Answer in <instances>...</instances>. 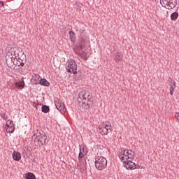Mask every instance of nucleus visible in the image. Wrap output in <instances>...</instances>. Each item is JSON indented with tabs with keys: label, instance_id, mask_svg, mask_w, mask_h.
Listing matches in <instances>:
<instances>
[{
	"label": "nucleus",
	"instance_id": "obj_23",
	"mask_svg": "<svg viewBox=\"0 0 179 179\" xmlns=\"http://www.w3.org/2000/svg\"><path fill=\"white\" fill-rule=\"evenodd\" d=\"M41 76L38 74H34V76H33L32 80H34V83L35 82H40Z\"/></svg>",
	"mask_w": 179,
	"mask_h": 179
},
{
	"label": "nucleus",
	"instance_id": "obj_33",
	"mask_svg": "<svg viewBox=\"0 0 179 179\" xmlns=\"http://www.w3.org/2000/svg\"><path fill=\"white\" fill-rule=\"evenodd\" d=\"M3 6H5V3H3V2L2 1H0V8H2Z\"/></svg>",
	"mask_w": 179,
	"mask_h": 179
},
{
	"label": "nucleus",
	"instance_id": "obj_34",
	"mask_svg": "<svg viewBox=\"0 0 179 179\" xmlns=\"http://www.w3.org/2000/svg\"><path fill=\"white\" fill-rule=\"evenodd\" d=\"M174 93V90H170V94L171 96H173V94Z\"/></svg>",
	"mask_w": 179,
	"mask_h": 179
},
{
	"label": "nucleus",
	"instance_id": "obj_1",
	"mask_svg": "<svg viewBox=\"0 0 179 179\" xmlns=\"http://www.w3.org/2000/svg\"><path fill=\"white\" fill-rule=\"evenodd\" d=\"M78 103L84 108V110H89L92 106V93L87 90H83L79 92L78 97Z\"/></svg>",
	"mask_w": 179,
	"mask_h": 179
},
{
	"label": "nucleus",
	"instance_id": "obj_7",
	"mask_svg": "<svg viewBox=\"0 0 179 179\" xmlns=\"http://www.w3.org/2000/svg\"><path fill=\"white\" fill-rule=\"evenodd\" d=\"M124 164V167L127 169V170H135L136 169H138V166H136V164H135L134 162H132L131 159H124V161H122Z\"/></svg>",
	"mask_w": 179,
	"mask_h": 179
},
{
	"label": "nucleus",
	"instance_id": "obj_31",
	"mask_svg": "<svg viewBox=\"0 0 179 179\" xmlns=\"http://www.w3.org/2000/svg\"><path fill=\"white\" fill-rule=\"evenodd\" d=\"M13 50L14 48H11L10 50L8 52L7 54H8L10 57H13Z\"/></svg>",
	"mask_w": 179,
	"mask_h": 179
},
{
	"label": "nucleus",
	"instance_id": "obj_6",
	"mask_svg": "<svg viewBox=\"0 0 179 179\" xmlns=\"http://www.w3.org/2000/svg\"><path fill=\"white\" fill-rule=\"evenodd\" d=\"M160 3L166 9H174L177 6V0H160Z\"/></svg>",
	"mask_w": 179,
	"mask_h": 179
},
{
	"label": "nucleus",
	"instance_id": "obj_24",
	"mask_svg": "<svg viewBox=\"0 0 179 179\" xmlns=\"http://www.w3.org/2000/svg\"><path fill=\"white\" fill-rule=\"evenodd\" d=\"M69 36H70V40L73 43V41H76L75 39V32L73 31H69Z\"/></svg>",
	"mask_w": 179,
	"mask_h": 179
},
{
	"label": "nucleus",
	"instance_id": "obj_10",
	"mask_svg": "<svg viewBox=\"0 0 179 179\" xmlns=\"http://www.w3.org/2000/svg\"><path fill=\"white\" fill-rule=\"evenodd\" d=\"M55 104L57 110H58L61 114H62V113H65V105L62 101L57 100L55 102Z\"/></svg>",
	"mask_w": 179,
	"mask_h": 179
},
{
	"label": "nucleus",
	"instance_id": "obj_2",
	"mask_svg": "<svg viewBox=\"0 0 179 179\" xmlns=\"http://www.w3.org/2000/svg\"><path fill=\"white\" fill-rule=\"evenodd\" d=\"M35 139L37 141L39 146L47 145V134L43 130H37L34 134Z\"/></svg>",
	"mask_w": 179,
	"mask_h": 179
},
{
	"label": "nucleus",
	"instance_id": "obj_16",
	"mask_svg": "<svg viewBox=\"0 0 179 179\" xmlns=\"http://www.w3.org/2000/svg\"><path fill=\"white\" fill-rule=\"evenodd\" d=\"M17 87L19 89H24V80L22 78V80L17 81L15 83Z\"/></svg>",
	"mask_w": 179,
	"mask_h": 179
},
{
	"label": "nucleus",
	"instance_id": "obj_19",
	"mask_svg": "<svg viewBox=\"0 0 179 179\" xmlns=\"http://www.w3.org/2000/svg\"><path fill=\"white\" fill-rule=\"evenodd\" d=\"M41 110H42V113L47 114V113H48L50 111V107L46 105H43Z\"/></svg>",
	"mask_w": 179,
	"mask_h": 179
},
{
	"label": "nucleus",
	"instance_id": "obj_21",
	"mask_svg": "<svg viewBox=\"0 0 179 179\" xmlns=\"http://www.w3.org/2000/svg\"><path fill=\"white\" fill-rule=\"evenodd\" d=\"M26 179H36V175L33 173H27L26 175Z\"/></svg>",
	"mask_w": 179,
	"mask_h": 179
},
{
	"label": "nucleus",
	"instance_id": "obj_12",
	"mask_svg": "<svg viewBox=\"0 0 179 179\" xmlns=\"http://www.w3.org/2000/svg\"><path fill=\"white\" fill-rule=\"evenodd\" d=\"M17 61L15 65L17 66H24V64H26V57H24V55H23V57L20 56L17 58Z\"/></svg>",
	"mask_w": 179,
	"mask_h": 179
},
{
	"label": "nucleus",
	"instance_id": "obj_13",
	"mask_svg": "<svg viewBox=\"0 0 179 179\" xmlns=\"http://www.w3.org/2000/svg\"><path fill=\"white\" fill-rule=\"evenodd\" d=\"M34 85H41V86H46L47 87L50 86V83L45 78H41L39 81L35 82Z\"/></svg>",
	"mask_w": 179,
	"mask_h": 179
},
{
	"label": "nucleus",
	"instance_id": "obj_15",
	"mask_svg": "<svg viewBox=\"0 0 179 179\" xmlns=\"http://www.w3.org/2000/svg\"><path fill=\"white\" fill-rule=\"evenodd\" d=\"M13 160H15V162H19V160L22 159V155H20V152L14 151L13 152Z\"/></svg>",
	"mask_w": 179,
	"mask_h": 179
},
{
	"label": "nucleus",
	"instance_id": "obj_5",
	"mask_svg": "<svg viewBox=\"0 0 179 179\" xmlns=\"http://www.w3.org/2000/svg\"><path fill=\"white\" fill-rule=\"evenodd\" d=\"M95 166L97 170H104L107 167V159L103 156H98L95 159Z\"/></svg>",
	"mask_w": 179,
	"mask_h": 179
},
{
	"label": "nucleus",
	"instance_id": "obj_32",
	"mask_svg": "<svg viewBox=\"0 0 179 179\" xmlns=\"http://www.w3.org/2000/svg\"><path fill=\"white\" fill-rule=\"evenodd\" d=\"M175 117L176 118V120H178V121H179V113H176L175 114Z\"/></svg>",
	"mask_w": 179,
	"mask_h": 179
},
{
	"label": "nucleus",
	"instance_id": "obj_4",
	"mask_svg": "<svg viewBox=\"0 0 179 179\" xmlns=\"http://www.w3.org/2000/svg\"><path fill=\"white\" fill-rule=\"evenodd\" d=\"M66 69L69 73L76 75V73H78V64L76 62L72 59H69L66 63Z\"/></svg>",
	"mask_w": 179,
	"mask_h": 179
},
{
	"label": "nucleus",
	"instance_id": "obj_8",
	"mask_svg": "<svg viewBox=\"0 0 179 179\" xmlns=\"http://www.w3.org/2000/svg\"><path fill=\"white\" fill-rule=\"evenodd\" d=\"M26 57V55L24 52H23V50L20 48H14L13 50V57L15 59H17V58H19L20 57Z\"/></svg>",
	"mask_w": 179,
	"mask_h": 179
},
{
	"label": "nucleus",
	"instance_id": "obj_30",
	"mask_svg": "<svg viewBox=\"0 0 179 179\" xmlns=\"http://www.w3.org/2000/svg\"><path fill=\"white\" fill-rule=\"evenodd\" d=\"M176 89V81H173V84L170 86V90H174Z\"/></svg>",
	"mask_w": 179,
	"mask_h": 179
},
{
	"label": "nucleus",
	"instance_id": "obj_3",
	"mask_svg": "<svg viewBox=\"0 0 179 179\" xmlns=\"http://www.w3.org/2000/svg\"><path fill=\"white\" fill-rule=\"evenodd\" d=\"M111 124L107 122H103L98 127L99 133L102 135H108L113 131Z\"/></svg>",
	"mask_w": 179,
	"mask_h": 179
},
{
	"label": "nucleus",
	"instance_id": "obj_28",
	"mask_svg": "<svg viewBox=\"0 0 179 179\" xmlns=\"http://www.w3.org/2000/svg\"><path fill=\"white\" fill-rule=\"evenodd\" d=\"M1 117L4 121H6L8 118V115L6 113H1Z\"/></svg>",
	"mask_w": 179,
	"mask_h": 179
},
{
	"label": "nucleus",
	"instance_id": "obj_35",
	"mask_svg": "<svg viewBox=\"0 0 179 179\" xmlns=\"http://www.w3.org/2000/svg\"><path fill=\"white\" fill-rule=\"evenodd\" d=\"M136 167H138L137 169H142V166L141 165H136Z\"/></svg>",
	"mask_w": 179,
	"mask_h": 179
},
{
	"label": "nucleus",
	"instance_id": "obj_20",
	"mask_svg": "<svg viewBox=\"0 0 179 179\" xmlns=\"http://www.w3.org/2000/svg\"><path fill=\"white\" fill-rule=\"evenodd\" d=\"M6 131L9 134H13V132H15V126L7 127Z\"/></svg>",
	"mask_w": 179,
	"mask_h": 179
},
{
	"label": "nucleus",
	"instance_id": "obj_14",
	"mask_svg": "<svg viewBox=\"0 0 179 179\" xmlns=\"http://www.w3.org/2000/svg\"><path fill=\"white\" fill-rule=\"evenodd\" d=\"M124 55H122V53L121 52H117L115 53V62H121L122 61Z\"/></svg>",
	"mask_w": 179,
	"mask_h": 179
},
{
	"label": "nucleus",
	"instance_id": "obj_29",
	"mask_svg": "<svg viewBox=\"0 0 179 179\" xmlns=\"http://www.w3.org/2000/svg\"><path fill=\"white\" fill-rule=\"evenodd\" d=\"M79 148L80 152H81V153L86 154V152H85V147L82 146V145H79Z\"/></svg>",
	"mask_w": 179,
	"mask_h": 179
},
{
	"label": "nucleus",
	"instance_id": "obj_17",
	"mask_svg": "<svg viewBox=\"0 0 179 179\" xmlns=\"http://www.w3.org/2000/svg\"><path fill=\"white\" fill-rule=\"evenodd\" d=\"M127 157L130 160H134L135 159V152L132 151V150H127Z\"/></svg>",
	"mask_w": 179,
	"mask_h": 179
},
{
	"label": "nucleus",
	"instance_id": "obj_11",
	"mask_svg": "<svg viewBox=\"0 0 179 179\" xmlns=\"http://www.w3.org/2000/svg\"><path fill=\"white\" fill-rule=\"evenodd\" d=\"M119 157L122 162L128 160V150H122L119 154Z\"/></svg>",
	"mask_w": 179,
	"mask_h": 179
},
{
	"label": "nucleus",
	"instance_id": "obj_26",
	"mask_svg": "<svg viewBox=\"0 0 179 179\" xmlns=\"http://www.w3.org/2000/svg\"><path fill=\"white\" fill-rule=\"evenodd\" d=\"M86 41L82 39L81 43H80V50H83V48H85L86 47Z\"/></svg>",
	"mask_w": 179,
	"mask_h": 179
},
{
	"label": "nucleus",
	"instance_id": "obj_18",
	"mask_svg": "<svg viewBox=\"0 0 179 179\" xmlns=\"http://www.w3.org/2000/svg\"><path fill=\"white\" fill-rule=\"evenodd\" d=\"M86 154H83L82 152H79V155H78V163L77 164L78 167H80V166L82 165V159H83L85 157V155Z\"/></svg>",
	"mask_w": 179,
	"mask_h": 179
},
{
	"label": "nucleus",
	"instance_id": "obj_25",
	"mask_svg": "<svg viewBox=\"0 0 179 179\" xmlns=\"http://www.w3.org/2000/svg\"><path fill=\"white\" fill-rule=\"evenodd\" d=\"M79 55L82 57V58H84V59H87V52L82 50V52H80Z\"/></svg>",
	"mask_w": 179,
	"mask_h": 179
},
{
	"label": "nucleus",
	"instance_id": "obj_22",
	"mask_svg": "<svg viewBox=\"0 0 179 179\" xmlns=\"http://www.w3.org/2000/svg\"><path fill=\"white\" fill-rule=\"evenodd\" d=\"M178 19V13L174 12L171 15V20H177Z\"/></svg>",
	"mask_w": 179,
	"mask_h": 179
},
{
	"label": "nucleus",
	"instance_id": "obj_27",
	"mask_svg": "<svg viewBox=\"0 0 179 179\" xmlns=\"http://www.w3.org/2000/svg\"><path fill=\"white\" fill-rule=\"evenodd\" d=\"M14 126L15 124H13V121H12L11 120H8L6 122V127H14Z\"/></svg>",
	"mask_w": 179,
	"mask_h": 179
},
{
	"label": "nucleus",
	"instance_id": "obj_9",
	"mask_svg": "<svg viewBox=\"0 0 179 179\" xmlns=\"http://www.w3.org/2000/svg\"><path fill=\"white\" fill-rule=\"evenodd\" d=\"M15 59L13 56L10 57L9 54L6 55V62L8 68H12L13 65H16V64H15Z\"/></svg>",
	"mask_w": 179,
	"mask_h": 179
}]
</instances>
